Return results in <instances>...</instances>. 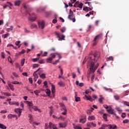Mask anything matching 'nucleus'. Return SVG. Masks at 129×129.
<instances>
[{
  "mask_svg": "<svg viewBox=\"0 0 129 129\" xmlns=\"http://www.w3.org/2000/svg\"><path fill=\"white\" fill-rule=\"evenodd\" d=\"M2 58H5V54L4 52H2Z\"/></svg>",
  "mask_w": 129,
  "mask_h": 129,
  "instance_id": "62",
  "label": "nucleus"
},
{
  "mask_svg": "<svg viewBox=\"0 0 129 129\" xmlns=\"http://www.w3.org/2000/svg\"><path fill=\"white\" fill-rule=\"evenodd\" d=\"M102 37V34H99V35H97L93 40V46H95L97 45L98 40L100 39Z\"/></svg>",
  "mask_w": 129,
  "mask_h": 129,
  "instance_id": "3",
  "label": "nucleus"
},
{
  "mask_svg": "<svg viewBox=\"0 0 129 129\" xmlns=\"http://www.w3.org/2000/svg\"><path fill=\"white\" fill-rule=\"evenodd\" d=\"M40 91H38V90H36V91H34V93L36 95H38L39 93H40Z\"/></svg>",
  "mask_w": 129,
  "mask_h": 129,
  "instance_id": "42",
  "label": "nucleus"
},
{
  "mask_svg": "<svg viewBox=\"0 0 129 129\" xmlns=\"http://www.w3.org/2000/svg\"><path fill=\"white\" fill-rule=\"evenodd\" d=\"M114 98L116 100H119V99H120V97L118 96V95H115V96H114Z\"/></svg>",
  "mask_w": 129,
  "mask_h": 129,
  "instance_id": "33",
  "label": "nucleus"
},
{
  "mask_svg": "<svg viewBox=\"0 0 129 129\" xmlns=\"http://www.w3.org/2000/svg\"><path fill=\"white\" fill-rule=\"evenodd\" d=\"M58 85H59V86H63L64 85V83L63 82V81H62V80H60L58 83Z\"/></svg>",
  "mask_w": 129,
  "mask_h": 129,
  "instance_id": "30",
  "label": "nucleus"
},
{
  "mask_svg": "<svg viewBox=\"0 0 129 129\" xmlns=\"http://www.w3.org/2000/svg\"><path fill=\"white\" fill-rule=\"evenodd\" d=\"M45 129H58V128L52 122H49V126H47V124H45Z\"/></svg>",
  "mask_w": 129,
  "mask_h": 129,
  "instance_id": "4",
  "label": "nucleus"
},
{
  "mask_svg": "<svg viewBox=\"0 0 129 129\" xmlns=\"http://www.w3.org/2000/svg\"><path fill=\"white\" fill-rule=\"evenodd\" d=\"M103 118L104 120H105V121H107V114H104L103 115Z\"/></svg>",
  "mask_w": 129,
  "mask_h": 129,
  "instance_id": "32",
  "label": "nucleus"
},
{
  "mask_svg": "<svg viewBox=\"0 0 129 129\" xmlns=\"http://www.w3.org/2000/svg\"><path fill=\"white\" fill-rule=\"evenodd\" d=\"M80 123H83V124H84V123H86V118H84V119H80Z\"/></svg>",
  "mask_w": 129,
  "mask_h": 129,
  "instance_id": "27",
  "label": "nucleus"
},
{
  "mask_svg": "<svg viewBox=\"0 0 129 129\" xmlns=\"http://www.w3.org/2000/svg\"><path fill=\"white\" fill-rule=\"evenodd\" d=\"M21 3V1H16V2H15V5L20 6Z\"/></svg>",
  "mask_w": 129,
  "mask_h": 129,
  "instance_id": "28",
  "label": "nucleus"
},
{
  "mask_svg": "<svg viewBox=\"0 0 129 129\" xmlns=\"http://www.w3.org/2000/svg\"><path fill=\"white\" fill-rule=\"evenodd\" d=\"M24 103H25V104H27L29 106V107H32V106H33V103L31 102H29V101L27 102H24Z\"/></svg>",
  "mask_w": 129,
  "mask_h": 129,
  "instance_id": "20",
  "label": "nucleus"
},
{
  "mask_svg": "<svg viewBox=\"0 0 129 129\" xmlns=\"http://www.w3.org/2000/svg\"><path fill=\"white\" fill-rule=\"evenodd\" d=\"M103 99H104V98H103L102 96H100V98L99 99V102H100L101 104H103Z\"/></svg>",
  "mask_w": 129,
  "mask_h": 129,
  "instance_id": "22",
  "label": "nucleus"
},
{
  "mask_svg": "<svg viewBox=\"0 0 129 129\" xmlns=\"http://www.w3.org/2000/svg\"><path fill=\"white\" fill-rule=\"evenodd\" d=\"M39 59H40L39 57H37V58H33L32 60L33 61V62H36L38 61V60H39Z\"/></svg>",
  "mask_w": 129,
  "mask_h": 129,
  "instance_id": "36",
  "label": "nucleus"
},
{
  "mask_svg": "<svg viewBox=\"0 0 129 129\" xmlns=\"http://www.w3.org/2000/svg\"><path fill=\"white\" fill-rule=\"evenodd\" d=\"M59 59H57V60H55L54 62H53V64H57V63H59Z\"/></svg>",
  "mask_w": 129,
  "mask_h": 129,
  "instance_id": "50",
  "label": "nucleus"
},
{
  "mask_svg": "<svg viewBox=\"0 0 129 129\" xmlns=\"http://www.w3.org/2000/svg\"><path fill=\"white\" fill-rule=\"evenodd\" d=\"M47 84H48L47 81H44V85H45V86H46V87H48Z\"/></svg>",
  "mask_w": 129,
  "mask_h": 129,
  "instance_id": "56",
  "label": "nucleus"
},
{
  "mask_svg": "<svg viewBox=\"0 0 129 129\" xmlns=\"http://www.w3.org/2000/svg\"><path fill=\"white\" fill-rule=\"evenodd\" d=\"M29 117L30 118L29 121L30 124H35V125H39V123H37L36 122H33V120L32 119V116L31 115H30Z\"/></svg>",
  "mask_w": 129,
  "mask_h": 129,
  "instance_id": "10",
  "label": "nucleus"
},
{
  "mask_svg": "<svg viewBox=\"0 0 129 129\" xmlns=\"http://www.w3.org/2000/svg\"><path fill=\"white\" fill-rule=\"evenodd\" d=\"M85 97H86L87 99H88V100H90L91 102H93V99L92 97H91V96H89L88 97L87 95H85Z\"/></svg>",
  "mask_w": 129,
  "mask_h": 129,
  "instance_id": "26",
  "label": "nucleus"
},
{
  "mask_svg": "<svg viewBox=\"0 0 129 129\" xmlns=\"http://www.w3.org/2000/svg\"><path fill=\"white\" fill-rule=\"evenodd\" d=\"M55 54H58V53H51V54H50V57H49V58H47L46 62L47 63H51L53 59H54V58H55L56 57Z\"/></svg>",
  "mask_w": 129,
  "mask_h": 129,
  "instance_id": "5",
  "label": "nucleus"
},
{
  "mask_svg": "<svg viewBox=\"0 0 129 129\" xmlns=\"http://www.w3.org/2000/svg\"><path fill=\"white\" fill-rule=\"evenodd\" d=\"M33 109L35 111H38V112H41L40 110H39V109H38V108H37V107H36V106L33 107Z\"/></svg>",
  "mask_w": 129,
  "mask_h": 129,
  "instance_id": "34",
  "label": "nucleus"
},
{
  "mask_svg": "<svg viewBox=\"0 0 129 129\" xmlns=\"http://www.w3.org/2000/svg\"><path fill=\"white\" fill-rule=\"evenodd\" d=\"M100 55V54H95L94 59H92L91 56H90L88 58V66H90V71L91 72H95V71L97 69L98 66H99V63H97L95 66V63L96 59L99 58Z\"/></svg>",
  "mask_w": 129,
  "mask_h": 129,
  "instance_id": "1",
  "label": "nucleus"
},
{
  "mask_svg": "<svg viewBox=\"0 0 129 129\" xmlns=\"http://www.w3.org/2000/svg\"><path fill=\"white\" fill-rule=\"evenodd\" d=\"M74 129H82L81 126H79V125H74Z\"/></svg>",
  "mask_w": 129,
  "mask_h": 129,
  "instance_id": "29",
  "label": "nucleus"
},
{
  "mask_svg": "<svg viewBox=\"0 0 129 129\" xmlns=\"http://www.w3.org/2000/svg\"><path fill=\"white\" fill-rule=\"evenodd\" d=\"M55 35H56V36H57L59 40H65L64 35H61V34H60V33H58L57 31L55 32Z\"/></svg>",
  "mask_w": 129,
  "mask_h": 129,
  "instance_id": "7",
  "label": "nucleus"
},
{
  "mask_svg": "<svg viewBox=\"0 0 129 129\" xmlns=\"http://www.w3.org/2000/svg\"><path fill=\"white\" fill-rule=\"evenodd\" d=\"M104 89H105V90H109L110 92H112L113 91L112 89H108V88H106V87H104Z\"/></svg>",
  "mask_w": 129,
  "mask_h": 129,
  "instance_id": "46",
  "label": "nucleus"
},
{
  "mask_svg": "<svg viewBox=\"0 0 129 129\" xmlns=\"http://www.w3.org/2000/svg\"><path fill=\"white\" fill-rule=\"evenodd\" d=\"M107 112L111 115H116L115 113H114V110L112 109V108H110L109 110H107Z\"/></svg>",
  "mask_w": 129,
  "mask_h": 129,
  "instance_id": "13",
  "label": "nucleus"
},
{
  "mask_svg": "<svg viewBox=\"0 0 129 129\" xmlns=\"http://www.w3.org/2000/svg\"><path fill=\"white\" fill-rule=\"evenodd\" d=\"M8 118H9V119H12L13 115L12 114H10V115H8Z\"/></svg>",
  "mask_w": 129,
  "mask_h": 129,
  "instance_id": "61",
  "label": "nucleus"
},
{
  "mask_svg": "<svg viewBox=\"0 0 129 129\" xmlns=\"http://www.w3.org/2000/svg\"><path fill=\"white\" fill-rule=\"evenodd\" d=\"M26 16L28 17L29 19V21H31V22H34L36 20V18L35 17H30L31 15L29 12H26Z\"/></svg>",
  "mask_w": 129,
  "mask_h": 129,
  "instance_id": "6",
  "label": "nucleus"
},
{
  "mask_svg": "<svg viewBox=\"0 0 129 129\" xmlns=\"http://www.w3.org/2000/svg\"><path fill=\"white\" fill-rule=\"evenodd\" d=\"M34 28H37V25L36 24H31V28L33 29Z\"/></svg>",
  "mask_w": 129,
  "mask_h": 129,
  "instance_id": "35",
  "label": "nucleus"
},
{
  "mask_svg": "<svg viewBox=\"0 0 129 129\" xmlns=\"http://www.w3.org/2000/svg\"><path fill=\"white\" fill-rule=\"evenodd\" d=\"M128 122H129V120H127V119H125L123 121V123H128Z\"/></svg>",
  "mask_w": 129,
  "mask_h": 129,
  "instance_id": "63",
  "label": "nucleus"
},
{
  "mask_svg": "<svg viewBox=\"0 0 129 129\" xmlns=\"http://www.w3.org/2000/svg\"><path fill=\"white\" fill-rule=\"evenodd\" d=\"M28 80H29V82H30L31 83H33V79H32V77H29Z\"/></svg>",
  "mask_w": 129,
  "mask_h": 129,
  "instance_id": "55",
  "label": "nucleus"
},
{
  "mask_svg": "<svg viewBox=\"0 0 129 129\" xmlns=\"http://www.w3.org/2000/svg\"><path fill=\"white\" fill-rule=\"evenodd\" d=\"M40 68H38L36 71H34V72L33 74V75L34 76V81H37V79L38 78L39 76L37 73V72H39Z\"/></svg>",
  "mask_w": 129,
  "mask_h": 129,
  "instance_id": "8",
  "label": "nucleus"
},
{
  "mask_svg": "<svg viewBox=\"0 0 129 129\" xmlns=\"http://www.w3.org/2000/svg\"><path fill=\"white\" fill-rule=\"evenodd\" d=\"M89 121H92V120H95V117L94 116H89L88 117Z\"/></svg>",
  "mask_w": 129,
  "mask_h": 129,
  "instance_id": "25",
  "label": "nucleus"
},
{
  "mask_svg": "<svg viewBox=\"0 0 129 129\" xmlns=\"http://www.w3.org/2000/svg\"><path fill=\"white\" fill-rule=\"evenodd\" d=\"M59 126L61 128H65L67 126V124H66V123H63V124L62 123H60Z\"/></svg>",
  "mask_w": 129,
  "mask_h": 129,
  "instance_id": "21",
  "label": "nucleus"
},
{
  "mask_svg": "<svg viewBox=\"0 0 129 129\" xmlns=\"http://www.w3.org/2000/svg\"><path fill=\"white\" fill-rule=\"evenodd\" d=\"M7 127L5 125H4V124H1L0 123V128L1 129H7Z\"/></svg>",
  "mask_w": 129,
  "mask_h": 129,
  "instance_id": "24",
  "label": "nucleus"
},
{
  "mask_svg": "<svg viewBox=\"0 0 129 129\" xmlns=\"http://www.w3.org/2000/svg\"><path fill=\"white\" fill-rule=\"evenodd\" d=\"M62 115H67V109L66 108V107L64 104H63V108H62Z\"/></svg>",
  "mask_w": 129,
  "mask_h": 129,
  "instance_id": "15",
  "label": "nucleus"
},
{
  "mask_svg": "<svg viewBox=\"0 0 129 129\" xmlns=\"http://www.w3.org/2000/svg\"><path fill=\"white\" fill-rule=\"evenodd\" d=\"M20 43L21 41H16V42H15V44L17 46H18Z\"/></svg>",
  "mask_w": 129,
  "mask_h": 129,
  "instance_id": "53",
  "label": "nucleus"
},
{
  "mask_svg": "<svg viewBox=\"0 0 129 129\" xmlns=\"http://www.w3.org/2000/svg\"><path fill=\"white\" fill-rule=\"evenodd\" d=\"M51 91H52V93L53 95V96H54V93L55 92V86H54V85H52L51 86Z\"/></svg>",
  "mask_w": 129,
  "mask_h": 129,
  "instance_id": "17",
  "label": "nucleus"
},
{
  "mask_svg": "<svg viewBox=\"0 0 129 129\" xmlns=\"http://www.w3.org/2000/svg\"><path fill=\"white\" fill-rule=\"evenodd\" d=\"M106 125H102L101 127L99 128V129H105Z\"/></svg>",
  "mask_w": 129,
  "mask_h": 129,
  "instance_id": "52",
  "label": "nucleus"
},
{
  "mask_svg": "<svg viewBox=\"0 0 129 129\" xmlns=\"http://www.w3.org/2000/svg\"><path fill=\"white\" fill-rule=\"evenodd\" d=\"M106 60H107V61H110V60L113 61L114 57H112V56H109V57H107V58H106Z\"/></svg>",
  "mask_w": 129,
  "mask_h": 129,
  "instance_id": "19",
  "label": "nucleus"
},
{
  "mask_svg": "<svg viewBox=\"0 0 129 129\" xmlns=\"http://www.w3.org/2000/svg\"><path fill=\"white\" fill-rule=\"evenodd\" d=\"M38 66H39V64H37V63L33 64V68H36V67H38Z\"/></svg>",
  "mask_w": 129,
  "mask_h": 129,
  "instance_id": "49",
  "label": "nucleus"
},
{
  "mask_svg": "<svg viewBox=\"0 0 129 129\" xmlns=\"http://www.w3.org/2000/svg\"><path fill=\"white\" fill-rule=\"evenodd\" d=\"M10 105H17V106H19V103H16V102H13V103H11V102H10L9 103Z\"/></svg>",
  "mask_w": 129,
  "mask_h": 129,
  "instance_id": "41",
  "label": "nucleus"
},
{
  "mask_svg": "<svg viewBox=\"0 0 129 129\" xmlns=\"http://www.w3.org/2000/svg\"><path fill=\"white\" fill-rule=\"evenodd\" d=\"M9 86L12 90H14L13 85H11V84H10V85H9Z\"/></svg>",
  "mask_w": 129,
  "mask_h": 129,
  "instance_id": "51",
  "label": "nucleus"
},
{
  "mask_svg": "<svg viewBox=\"0 0 129 129\" xmlns=\"http://www.w3.org/2000/svg\"><path fill=\"white\" fill-rule=\"evenodd\" d=\"M2 94L6 95V96H11V94H10V93H2Z\"/></svg>",
  "mask_w": 129,
  "mask_h": 129,
  "instance_id": "39",
  "label": "nucleus"
},
{
  "mask_svg": "<svg viewBox=\"0 0 129 129\" xmlns=\"http://www.w3.org/2000/svg\"><path fill=\"white\" fill-rule=\"evenodd\" d=\"M38 24L39 28H41V29L44 28V27L45 26V23L44 21H42L41 22H38Z\"/></svg>",
  "mask_w": 129,
  "mask_h": 129,
  "instance_id": "9",
  "label": "nucleus"
},
{
  "mask_svg": "<svg viewBox=\"0 0 129 129\" xmlns=\"http://www.w3.org/2000/svg\"><path fill=\"white\" fill-rule=\"evenodd\" d=\"M71 17H74V13L73 11H72L71 9L70 10V15L68 16V19L70 20H73V19L71 18Z\"/></svg>",
  "mask_w": 129,
  "mask_h": 129,
  "instance_id": "16",
  "label": "nucleus"
},
{
  "mask_svg": "<svg viewBox=\"0 0 129 129\" xmlns=\"http://www.w3.org/2000/svg\"><path fill=\"white\" fill-rule=\"evenodd\" d=\"M78 7L79 8H80V9H82V8L83 7V4H82V3H81L80 4H79V5L78 6Z\"/></svg>",
  "mask_w": 129,
  "mask_h": 129,
  "instance_id": "47",
  "label": "nucleus"
},
{
  "mask_svg": "<svg viewBox=\"0 0 129 129\" xmlns=\"http://www.w3.org/2000/svg\"><path fill=\"white\" fill-rule=\"evenodd\" d=\"M85 4H88L89 7H84L83 11H85V12H89V11H92V10H93V8L91 5L92 3H90V2H88V1L86 0Z\"/></svg>",
  "mask_w": 129,
  "mask_h": 129,
  "instance_id": "2",
  "label": "nucleus"
},
{
  "mask_svg": "<svg viewBox=\"0 0 129 129\" xmlns=\"http://www.w3.org/2000/svg\"><path fill=\"white\" fill-rule=\"evenodd\" d=\"M124 105L129 107V102H124Z\"/></svg>",
  "mask_w": 129,
  "mask_h": 129,
  "instance_id": "58",
  "label": "nucleus"
},
{
  "mask_svg": "<svg viewBox=\"0 0 129 129\" xmlns=\"http://www.w3.org/2000/svg\"><path fill=\"white\" fill-rule=\"evenodd\" d=\"M47 54H48V52L45 51V52H44L43 53L42 56H47Z\"/></svg>",
  "mask_w": 129,
  "mask_h": 129,
  "instance_id": "64",
  "label": "nucleus"
},
{
  "mask_svg": "<svg viewBox=\"0 0 129 129\" xmlns=\"http://www.w3.org/2000/svg\"><path fill=\"white\" fill-rule=\"evenodd\" d=\"M25 62V58H23V59L21 60V66H23L24 65Z\"/></svg>",
  "mask_w": 129,
  "mask_h": 129,
  "instance_id": "31",
  "label": "nucleus"
},
{
  "mask_svg": "<svg viewBox=\"0 0 129 129\" xmlns=\"http://www.w3.org/2000/svg\"><path fill=\"white\" fill-rule=\"evenodd\" d=\"M15 112L19 114L18 117H20V116H21L22 110H21V109H15Z\"/></svg>",
  "mask_w": 129,
  "mask_h": 129,
  "instance_id": "14",
  "label": "nucleus"
},
{
  "mask_svg": "<svg viewBox=\"0 0 129 129\" xmlns=\"http://www.w3.org/2000/svg\"><path fill=\"white\" fill-rule=\"evenodd\" d=\"M12 83H13V84H21L22 82H19V81H13Z\"/></svg>",
  "mask_w": 129,
  "mask_h": 129,
  "instance_id": "40",
  "label": "nucleus"
},
{
  "mask_svg": "<svg viewBox=\"0 0 129 129\" xmlns=\"http://www.w3.org/2000/svg\"><path fill=\"white\" fill-rule=\"evenodd\" d=\"M22 74L23 75H24V76H28V74L27 72H23Z\"/></svg>",
  "mask_w": 129,
  "mask_h": 129,
  "instance_id": "59",
  "label": "nucleus"
},
{
  "mask_svg": "<svg viewBox=\"0 0 129 129\" xmlns=\"http://www.w3.org/2000/svg\"><path fill=\"white\" fill-rule=\"evenodd\" d=\"M10 46L13 47L14 49H17V47H15L14 45H13V44H8V45H7V47H10Z\"/></svg>",
  "mask_w": 129,
  "mask_h": 129,
  "instance_id": "44",
  "label": "nucleus"
},
{
  "mask_svg": "<svg viewBox=\"0 0 129 129\" xmlns=\"http://www.w3.org/2000/svg\"><path fill=\"white\" fill-rule=\"evenodd\" d=\"M41 72H43V71L42 70H40L39 69V72H38V74H39L40 77L41 78H42V79H44V78H46V74L45 73H41Z\"/></svg>",
  "mask_w": 129,
  "mask_h": 129,
  "instance_id": "11",
  "label": "nucleus"
},
{
  "mask_svg": "<svg viewBox=\"0 0 129 129\" xmlns=\"http://www.w3.org/2000/svg\"><path fill=\"white\" fill-rule=\"evenodd\" d=\"M81 100V99L80 97H77V93H75V101L76 102H80Z\"/></svg>",
  "mask_w": 129,
  "mask_h": 129,
  "instance_id": "18",
  "label": "nucleus"
},
{
  "mask_svg": "<svg viewBox=\"0 0 129 129\" xmlns=\"http://www.w3.org/2000/svg\"><path fill=\"white\" fill-rule=\"evenodd\" d=\"M87 126H88V127H96L97 125L93 122H88V123H87Z\"/></svg>",
  "mask_w": 129,
  "mask_h": 129,
  "instance_id": "12",
  "label": "nucleus"
},
{
  "mask_svg": "<svg viewBox=\"0 0 129 129\" xmlns=\"http://www.w3.org/2000/svg\"><path fill=\"white\" fill-rule=\"evenodd\" d=\"M108 126H109L110 129H116V128H117L116 125H108Z\"/></svg>",
  "mask_w": 129,
  "mask_h": 129,
  "instance_id": "23",
  "label": "nucleus"
},
{
  "mask_svg": "<svg viewBox=\"0 0 129 129\" xmlns=\"http://www.w3.org/2000/svg\"><path fill=\"white\" fill-rule=\"evenodd\" d=\"M9 33H7V34H4L3 37L4 38H7L8 37H9Z\"/></svg>",
  "mask_w": 129,
  "mask_h": 129,
  "instance_id": "45",
  "label": "nucleus"
},
{
  "mask_svg": "<svg viewBox=\"0 0 129 129\" xmlns=\"http://www.w3.org/2000/svg\"><path fill=\"white\" fill-rule=\"evenodd\" d=\"M46 93H47V94H48V96H50V93H51L50 90H48V89H47V91L46 92Z\"/></svg>",
  "mask_w": 129,
  "mask_h": 129,
  "instance_id": "37",
  "label": "nucleus"
},
{
  "mask_svg": "<svg viewBox=\"0 0 129 129\" xmlns=\"http://www.w3.org/2000/svg\"><path fill=\"white\" fill-rule=\"evenodd\" d=\"M26 51L24 49H23L20 52V54H24L25 53Z\"/></svg>",
  "mask_w": 129,
  "mask_h": 129,
  "instance_id": "60",
  "label": "nucleus"
},
{
  "mask_svg": "<svg viewBox=\"0 0 129 129\" xmlns=\"http://www.w3.org/2000/svg\"><path fill=\"white\" fill-rule=\"evenodd\" d=\"M8 60H9V61H10L11 63H13V61H12V58L10 57V56H9L8 57Z\"/></svg>",
  "mask_w": 129,
  "mask_h": 129,
  "instance_id": "54",
  "label": "nucleus"
},
{
  "mask_svg": "<svg viewBox=\"0 0 129 129\" xmlns=\"http://www.w3.org/2000/svg\"><path fill=\"white\" fill-rule=\"evenodd\" d=\"M39 63H40L41 64H42L43 63H45V60L44 59H41V60H39Z\"/></svg>",
  "mask_w": 129,
  "mask_h": 129,
  "instance_id": "43",
  "label": "nucleus"
},
{
  "mask_svg": "<svg viewBox=\"0 0 129 129\" xmlns=\"http://www.w3.org/2000/svg\"><path fill=\"white\" fill-rule=\"evenodd\" d=\"M121 117L122 118H125L126 117L125 113H122V114H121Z\"/></svg>",
  "mask_w": 129,
  "mask_h": 129,
  "instance_id": "57",
  "label": "nucleus"
},
{
  "mask_svg": "<svg viewBox=\"0 0 129 129\" xmlns=\"http://www.w3.org/2000/svg\"><path fill=\"white\" fill-rule=\"evenodd\" d=\"M13 26H11L10 28H8L7 31L8 32H10V31H12L13 30Z\"/></svg>",
  "mask_w": 129,
  "mask_h": 129,
  "instance_id": "38",
  "label": "nucleus"
},
{
  "mask_svg": "<svg viewBox=\"0 0 129 129\" xmlns=\"http://www.w3.org/2000/svg\"><path fill=\"white\" fill-rule=\"evenodd\" d=\"M62 33H64L66 31V28L63 27L61 29H60Z\"/></svg>",
  "mask_w": 129,
  "mask_h": 129,
  "instance_id": "48",
  "label": "nucleus"
}]
</instances>
